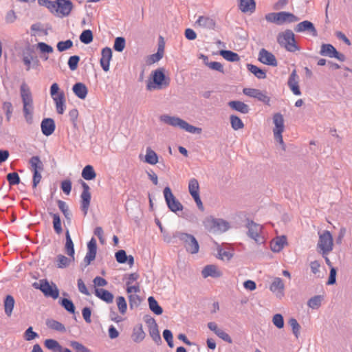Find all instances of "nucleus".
Returning <instances> with one entry per match:
<instances>
[{
	"mask_svg": "<svg viewBox=\"0 0 352 352\" xmlns=\"http://www.w3.org/2000/svg\"><path fill=\"white\" fill-rule=\"evenodd\" d=\"M20 95L23 103V113L25 120L28 124L33 122L34 102L30 87L25 83L20 87Z\"/></svg>",
	"mask_w": 352,
	"mask_h": 352,
	"instance_id": "f257e3e1",
	"label": "nucleus"
},
{
	"mask_svg": "<svg viewBox=\"0 0 352 352\" xmlns=\"http://www.w3.org/2000/svg\"><path fill=\"white\" fill-rule=\"evenodd\" d=\"M170 84V78L166 76L164 68H159L152 72V80L146 85L148 90L162 89Z\"/></svg>",
	"mask_w": 352,
	"mask_h": 352,
	"instance_id": "f03ea898",
	"label": "nucleus"
},
{
	"mask_svg": "<svg viewBox=\"0 0 352 352\" xmlns=\"http://www.w3.org/2000/svg\"><path fill=\"white\" fill-rule=\"evenodd\" d=\"M278 44L290 52H295L300 50L295 40V35L291 30H286L278 33L277 36Z\"/></svg>",
	"mask_w": 352,
	"mask_h": 352,
	"instance_id": "7ed1b4c3",
	"label": "nucleus"
},
{
	"mask_svg": "<svg viewBox=\"0 0 352 352\" xmlns=\"http://www.w3.org/2000/svg\"><path fill=\"white\" fill-rule=\"evenodd\" d=\"M50 95L55 103L56 110L58 114H63L65 109V96L63 91H60L56 82L53 83L50 87Z\"/></svg>",
	"mask_w": 352,
	"mask_h": 352,
	"instance_id": "20e7f679",
	"label": "nucleus"
},
{
	"mask_svg": "<svg viewBox=\"0 0 352 352\" xmlns=\"http://www.w3.org/2000/svg\"><path fill=\"white\" fill-rule=\"evenodd\" d=\"M160 119L166 124L173 126H179L181 129L185 130L188 132H199L201 130V129L190 125L184 120L177 117L164 115L160 117Z\"/></svg>",
	"mask_w": 352,
	"mask_h": 352,
	"instance_id": "39448f33",
	"label": "nucleus"
},
{
	"mask_svg": "<svg viewBox=\"0 0 352 352\" xmlns=\"http://www.w3.org/2000/svg\"><path fill=\"white\" fill-rule=\"evenodd\" d=\"M333 236L329 231L326 230L319 234L318 248L320 250L323 256L329 254L333 250Z\"/></svg>",
	"mask_w": 352,
	"mask_h": 352,
	"instance_id": "423d86ee",
	"label": "nucleus"
},
{
	"mask_svg": "<svg viewBox=\"0 0 352 352\" xmlns=\"http://www.w3.org/2000/svg\"><path fill=\"white\" fill-rule=\"evenodd\" d=\"M176 236L184 243L187 252L190 254H196L199 252V243L192 235L179 232L177 234Z\"/></svg>",
	"mask_w": 352,
	"mask_h": 352,
	"instance_id": "0eeeda50",
	"label": "nucleus"
},
{
	"mask_svg": "<svg viewBox=\"0 0 352 352\" xmlns=\"http://www.w3.org/2000/svg\"><path fill=\"white\" fill-rule=\"evenodd\" d=\"M34 287L39 289L45 296L56 299L59 296V290L54 283L50 284L46 280H40V283H34Z\"/></svg>",
	"mask_w": 352,
	"mask_h": 352,
	"instance_id": "6e6552de",
	"label": "nucleus"
},
{
	"mask_svg": "<svg viewBox=\"0 0 352 352\" xmlns=\"http://www.w3.org/2000/svg\"><path fill=\"white\" fill-rule=\"evenodd\" d=\"M206 228L212 232H222L228 230L229 224L222 219L208 218L205 222Z\"/></svg>",
	"mask_w": 352,
	"mask_h": 352,
	"instance_id": "1a4fd4ad",
	"label": "nucleus"
},
{
	"mask_svg": "<svg viewBox=\"0 0 352 352\" xmlns=\"http://www.w3.org/2000/svg\"><path fill=\"white\" fill-rule=\"evenodd\" d=\"M164 196L167 206L171 211L176 212L183 209L182 204L175 197L168 186L164 189Z\"/></svg>",
	"mask_w": 352,
	"mask_h": 352,
	"instance_id": "9d476101",
	"label": "nucleus"
},
{
	"mask_svg": "<svg viewBox=\"0 0 352 352\" xmlns=\"http://www.w3.org/2000/svg\"><path fill=\"white\" fill-rule=\"evenodd\" d=\"M188 191L195 200L197 207L200 210H203L204 206L199 197V184L195 178H192L190 179L188 183Z\"/></svg>",
	"mask_w": 352,
	"mask_h": 352,
	"instance_id": "9b49d317",
	"label": "nucleus"
},
{
	"mask_svg": "<svg viewBox=\"0 0 352 352\" xmlns=\"http://www.w3.org/2000/svg\"><path fill=\"white\" fill-rule=\"evenodd\" d=\"M56 9L55 14L59 17L68 16L73 8L72 1L69 0H56Z\"/></svg>",
	"mask_w": 352,
	"mask_h": 352,
	"instance_id": "f8f14e48",
	"label": "nucleus"
},
{
	"mask_svg": "<svg viewBox=\"0 0 352 352\" xmlns=\"http://www.w3.org/2000/svg\"><path fill=\"white\" fill-rule=\"evenodd\" d=\"M243 93L249 97L256 98L266 104H270V98L259 89L254 88H244L243 89Z\"/></svg>",
	"mask_w": 352,
	"mask_h": 352,
	"instance_id": "ddd939ff",
	"label": "nucleus"
},
{
	"mask_svg": "<svg viewBox=\"0 0 352 352\" xmlns=\"http://www.w3.org/2000/svg\"><path fill=\"white\" fill-rule=\"evenodd\" d=\"M320 54L322 56L336 58L339 60H344V56L339 53L331 44H322L321 45Z\"/></svg>",
	"mask_w": 352,
	"mask_h": 352,
	"instance_id": "4468645a",
	"label": "nucleus"
},
{
	"mask_svg": "<svg viewBox=\"0 0 352 352\" xmlns=\"http://www.w3.org/2000/svg\"><path fill=\"white\" fill-rule=\"evenodd\" d=\"M248 235L257 243H263V238L261 236L262 226L255 223L253 221L249 222L248 224Z\"/></svg>",
	"mask_w": 352,
	"mask_h": 352,
	"instance_id": "2eb2a0df",
	"label": "nucleus"
},
{
	"mask_svg": "<svg viewBox=\"0 0 352 352\" xmlns=\"http://www.w3.org/2000/svg\"><path fill=\"white\" fill-rule=\"evenodd\" d=\"M82 188L83 190L80 195L81 209L83 211L84 214L86 215L90 205L91 193L89 192V187L86 183L82 182Z\"/></svg>",
	"mask_w": 352,
	"mask_h": 352,
	"instance_id": "dca6fc26",
	"label": "nucleus"
},
{
	"mask_svg": "<svg viewBox=\"0 0 352 352\" xmlns=\"http://www.w3.org/2000/svg\"><path fill=\"white\" fill-rule=\"evenodd\" d=\"M258 60L267 65L277 66L278 65L275 56L265 49H261L260 50L258 54Z\"/></svg>",
	"mask_w": 352,
	"mask_h": 352,
	"instance_id": "f3484780",
	"label": "nucleus"
},
{
	"mask_svg": "<svg viewBox=\"0 0 352 352\" xmlns=\"http://www.w3.org/2000/svg\"><path fill=\"white\" fill-rule=\"evenodd\" d=\"M294 30L296 32H307L314 37H316L318 36V32L314 25L309 21H304L298 23L296 25Z\"/></svg>",
	"mask_w": 352,
	"mask_h": 352,
	"instance_id": "a211bd4d",
	"label": "nucleus"
},
{
	"mask_svg": "<svg viewBox=\"0 0 352 352\" xmlns=\"http://www.w3.org/2000/svg\"><path fill=\"white\" fill-rule=\"evenodd\" d=\"M112 58V51L109 47H104L101 52V58L100 60V65L104 72H108L110 67V61Z\"/></svg>",
	"mask_w": 352,
	"mask_h": 352,
	"instance_id": "6ab92c4d",
	"label": "nucleus"
},
{
	"mask_svg": "<svg viewBox=\"0 0 352 352\" xmlns=\"http://www.w3.org/2000/svg\"><path fill=\"white\" fill-rule=\"evenodd\" d=\"M22 61L25 65L26 71L31 69L32 64L38 65L39 63L37 57L34 56V52L31 50H28L22 54Z\"/></svg>",
	"mask_w": 352,
	"mask_h": 352,
	"instance_id": "aec40b11",
	"label": "nucleus"
},
{
	"mask_svg": "<svg viewBox=\"0 0 352 352\" xmlns=\"http://www.w3.org/2000/svg\"><path fill=\"white\" fill-rule=\"evenodd\" d=\"M285 285L280 278H274L272 284L270 286L271 292L274 293L278 298H282L284 296Z\"/></svg>",
	"mask_w": 352,
	"mask_h": 352,
	"instance_id": "412c9836",
	"label": "nucleus"
},
{
	"mask_svg": "<svg viewBox=\"0 0 352 352\" xmlns=\"http://www.w3.org/2000/svg\"><path fill=\"white\" fill-rule=\"evenodd\" d=\"M96 250V241L95 239L92 238L87 244V252L84 259L87 265H89L90 263L95 259Z\"/></svg>",
	"mask_w": 352,
	"mask_h": 352,
	"instance_id": "4be33fe9",
	"label": "nucleus"
},
{
	"mask_svg": "<svg viewBox=\"0 0 352 352\" xmlns=\"http://www.w3.org/2000/svg\"><path fill=\"white\" fill-rule=\"evenodd\" d=\"M201 274L204 278H208L209 276L219 278L222 276V272L217 265H208L203 268Z\"/></svg>",
	"mask_w": 352,
	"mask_h": 352,
	"instance_id": "5701e85b",
	"label": "nucleus"
},
{
	"mask_svg": "<svg viewBox=\"0 0 352 352\" xmlns=\"http://www.w3.org/2000/svg\"><path fill=\"white\" fill-rule=\"evenodd\" d=\"M287 244V237L280 236L274 238L270 243V248L272 252H279Z\"/></svg>",
	"mask_w": 352,
	"mask_h": 352,
	"instance_id": "b1692460",
	"label": "nucleus"
},
{
	"mask_svg": "<svg viewBox=\"0 0 352 352\" xmlns=\"http://www.w3.org/2000/svg\"><path fill=\"white\" fill-rule=\"evenodd\" d=\"M288 86L294 95L300 96L301 91L298 85V76L295 70L290 74L288 80Z\"/></svg>",
	"mask_w": 352,
	"mask_h": 352,
	"instance_id": "393cba45",
	"label": "nucleus"
},
{
	"mask_svg": "<svg viewBox=\"0 0 352 352\" xmlns=\"http://www.w3.org/2000/svg\"><path fill=\"white\" fill-rule=\"evenodd\" d=\"M146 322L148 324L149 334L153 340L156 342L161 341V337L155 320L153 318H150Z\"/></svg>",
	"mask_w": 352,
	"mask_h": 352,
	"instance_id": "a878e982",
	"label": "nucleus"
},
{
	"mask_svg": "<svg viewBox=\"0 0 352 352\" xmlns=\"http://www.w3.org/2000/svg\"><path fill=\"white\" fill-rule=\"evenodd\" d=\"M116 261L119 263H124L127 262L130 267H132L134 264V258L133 256H127L124 250H120L116 253Z\"/></svg>",
	"mask_w": 352,
	"mask_h": 352,
	"instance_id": "bb28decb",
	"label": "nucleus"
},
{
	"mask_svg": "<svg viewBox=\"0 0 352 352\" xmlns=\"http://www.w3.org/2000/svg\"><path fill=\"white\" fill-rule=\"evenodd\" d=\"M278 24H283L285 23H294L299 20L296 16L287 12H278Z\"/></svg>",
	"mask_w": 352,
	"mask_h": 352,
	"instance_id": "cd10ccee",
	"label": "nucleus"
},
{
	"mask_svg": "<svg viewBox=\"0 0 352 352\" xmlns=\"http://www.w3.org/2000/svg\"><path fill=\"white\" fill-rule=\"evenodd\" d=\"M74 94L80 99L84 100L87 96L88 89L86 85L82 82L76 83L72 88Z\"/></svg>",
	"mask_w": 352,
	"mask_h": 352,
	"instance_id": "c85d7f7f",
	"label": "nucleus"
},
{
	"mask_svg": "<svg viewBox=\"0 0 352 352\" xmlns=\"http://www.w3.org/2000/svg\"><path fill=\"white\" fill-rule=\"evenodd\" d=\"M95 295L107 303H111L113 301V295L104 289L96 288L95 289Z\"/></svg>",
	"mask_w": 352,
	"mask_h": 352,
	"instance_id": "c756f323",
	"label": "nucleus"
},
{
	"mask_svg": "<svg viewBox=\"0 0 352 352\" xmlns=\"http://www.w3.org/2000/svg\"><path fill=\"white\" fill-rule=\"evenodd\" d=\"M228 105L232 109L242 113H247L249 111L248 105L241 101H230Z\"/></svg>",
	"mask_w": 352,
	"mask_h": 352,
	"instance_id": "7c9ffc66",
	"label": "nucleus"
},
{
	"mask_svg": "<svg viewBox=\"0 0 352 352\" xmlns=\"http://www.w3.org/2000/svg\"><path fill=\"white\" fill-rule=\"evenodd\" d=\"M239 8L243 12H253L256 8L255 2L254 0H240Z\"/></svg>",
	"mask_w": 352,
	"mask_h": 352,
	"instance_id": "2f4dec72",
	"label": "nucleus"
},
{
	"mask_svg": "<svg viewBox=\"0 0 352 352\" xmlns=\"http://www.w3.org/2000/svg\"><path fill=\"white\" fill-rule=\"evenodd\" d=\"M196 23L204 28L214 29L215 23L213 19L207 16H199Z\"/></svg>",
	"mask_w": 352,
	"mask_h": 352,
	"instance_id": "473e14b6",
	"label": "nucleus"
},
{
	"mask_svg": "<svg viewBox=\"0 0 352 352\" xmlns=\"http://www.w3.org/2000/svg\"><path fill=\"white\" fill-rule=\"evenodd\" d=\"M66 243L65 245V249L66 253L72 258V261H74V243L71 239L69 232L67 230L66 234Z\"/></svg>",
	"mask_w": 352,
	"mask_h": 352,
	"instance_id": "72a5a7b5",
	"label": "nucleus"
},
{
	"mask_svg": "<svg viewBox=\"0 0 352 352\" xmlns=\"http://www.w3.org/2000/svg\"><path fill=\"white\" fill-rule=\"evenodd\" d=\"M144 162L151 165H155L158 162V156L157 153L150 147L146 148Z\"/></svg>",
	"mask_w": 352,
	"mask_h": 352,
	"instance_id": "f704fd0d",
	"label": "nucleus"
},
{
	"mask_svg": "<svg viewBox=\"0 0 352 352\" xmlns=\"http://www.w3.org/2000/svg\"><path fill=\"white\" fill-rule=\"evenodd\" d=\"M14 299L11 295H7L4 300V309L6 314L10 317L12 314L14 306Z\"/></svg>",
	"mask_w": 352,
	"mask_h": 352,
	"instance_id": "c9c22d12",
	"label": "nucleus"
},
{
	"mask_svg": "<svg viewBox=\"0 0 352 352\" xmlns=\"http://www.w3.org/2000/svg\"><path fill=\"white\" fill-rule=\"evenodd\" d=\"M42 132H54L55 130V122L52 118H45L41 124Z\"/></svg>",
	"mask_w": 352,
	"mask_h": 352,
	"instance_id": "e433bc0d",
	"label": "nucleus"
},
{
	"mask_svg": "<svg viewBox=\"0 0 352 352\" xmlns=\"http://www.w3.org/2000/svg\"><path fill=\"white\" fill-rule=\"evenodd\" d=\"M220 55L228 61L237 62L240 60L238 54L230 50H221Z\"/></svg>",
	"mask_w": 352,
	"mask_h": 352,
	"instance_id": "4c0bfd02",
	"label": "nucleus"
},
{
	"mask_svg": "<svg viewBox=\"0 0 352 352\" xmlns=\"http://www.w3.org/2000/svg\"><path fill=\"white\" fill-rule=\"evenodd\" d=\"M145 333L142 329V325L140 324L133 329L132 338L135 342H140L145 338Z\"/></svg>",
	"mask_w": 352,
	"mask_h": 352,
	"instance_id": "58836bf2",
	"label": "nucleus"
},
{
	"mask_svg": "<svg viewBox=\"0 0 352 352\" xmlns=\"http://www.w3.org/2000/svg\"><path fill=\"white\" fill-rule=\"evenodd\" d=\"M30 164L32 172L43 170V164L38 156L32 157L30 160Z\"/></svg>",
	"mask_w": 352,
	"mask_h": 352,
	"instance_id": "ea45409f",
	"label": "nucleus"
},
{
	"mask_svg": "<svg viewBox=\"0 0 352 352\" xmlns=\"http://www.w3.org/2000/svg\"><path fill=\"white\" fill-rule=\"evenodd\" d=\"M82 177L86 180H92L96 178V173L94 167L91 165H87L82 169Z\"/></svg>",
	"mask_w": 352,
	"mask_h": 352,
	"instance_id": "a19ab883",
	"label": "nucleus"
},
{
	"mask_svg": "<svg viewBox=\"0 0 352 352\" xmlns=\"http://www.w3.org/2000/svg\"><path fill=\"white\" fill-rule=\"evenodd\" d=\"M273 122L276 126L274 132H283L284 129V120L280 113H276L273 117Z\"/></svg>",
	"mask_w": 352,
	"mask_h": 352,
	"instance_id": "79ce46f5",
	"label": "nucleus"
},
{
	"mask_svg": "<svg viewBox=\"0 0 352 352\" xmlns=\"http://www.w3.org/2000/svg\"><path fill=\"white\" fill-rule=\"evenodd\" d=\"M44 345L48 349L52 351L53 352H59L62 351V346L60 344L55 340L53 339H47L44 342Z\"/></svg>",
	"mask_w": 352,
	"mask_h": 352,
	"instance_id": "37998d69",
	"label": "nucleus"
},
{
	"mask_svg": "<svg viewBox=\"0 0 352 352\" xmlns=\"http://www.w3.org/2000/svg\"><path fill=\"white\" fill-rule=\"evenodd\" d=\"M148 305L150 309L155 314L160 315L163 312L162 308L159 305L157 300L153 296L148 298Z\"/></svg>",
	"mask_w": 352,
	"mask_h": 352,
	"instance_id": "c03bdc74",
	"label": "nucleus"
},
{
	"mask_svg": "<svg viewBox=\"0 0 352 352\" xmlns=\"http://www.w3.org/2000/svg\"><path fill=\"white\" fill-rule=\"evenodd\" d=\"M247 67L248 70L252 73L256 78L259 79H264L266 78V73L256 65L248 64Z\"/></svg>",
	"mask_w": 352,
	"mask_h": 352,
	"instance_id": "a18cd8bd",
	"label": "nucleus"
},
{
	"mask_svg": "<svg viewBox=\"0 0 352 352\" xmlns=\"http://www.w3.org/2000/svg\"><path fill=\"white\" fill-rule=\"evenodd\" d=\"M217 257L223 261H229L233 257V252L226 250L221 247L217 248Z\"/></svg>",
	"mask_w": 352,
	"mask_h": 352,
	"instance_id": "49530a36",
	"label": "nucleus"
},
{
	"mask_svg": "<svg viewBox=\"0 0 352 352\" xmlns=\"http://www.w3.org/2000/svg\"><path fill=\"white\" fill-rule=\"evenodd\" d=\"M72 261H73L71 257L69 258L62 254H58L56 257V265L58 268L68 267Z\"/></svg>",
	"mask_w": 352,
	"mask_h": 352,
	"instance_id": "de8ad7c7",
	"label": "nucleus"
},
{
	"mask_svg": "<svg viewBox=\"0 0 352 352\" xmlns=\"http://www.w3.org/2000/svg\"><path fill=\"white\" fill-rule=\"evenodd\" d=\"M53 219V227L56 234H60L62 231L60 218L58 214L50 213Z\"/></svg>",
	"mask_w": 352,
	"mask_h": 352,
	"instance_id": "09e8293b",
	"label": "nucleus"
},
{
	"mask_svg": "<svg viewBox=\"0 0 352 352\" xmlns=\"http://www.w3.org/2000/svg\"><path fill=\"white\" fill-rule=\"evenodd\" d=\"M47 325L49 328L59 332H65L66 330L65 326L62 323L54 320H48L47 322Z\"/></svg>",
	"mask_w": 352,
	"mask_h": 352,
	"instance_id": "8fccbe9b",
	"label": "nucleus"
},
{
	"mask_svg": "<svg viewBox=\"0 0 352 352\" xmlns=\"http://www.w3.org/2000/svg\"><path fill=\"white\" fill-rule=\"evenodd\" d=\"M322 299L323 297L322 296H315L309 300L307 305L313 309H318L321 305Z\"/></svg>",
	"mask_w": 352,
	"mask_h": 352,
	"instance_id": "3c124183",
	"label": "nucleus"
},
{
	"mask_svg": "<svg viewBox=\"0 0 352 352\" xmlns=\"http://www.w3.org/2000/svg\"><path fill=\"white\" fill-rule=\"evenodd\" d=\"M164 55V50L163 48L159 47L157 52L151 55L147 60V63L148 64H153L155 63L158 62L161 58H162Z\"/></svg>",
	"mask_w": 352,
	"mask_h": 352,
	"instance_id": "603ef678",
	"label": "nucleus"
},
{
	"mask_svg": "<svg viewBox=\"0 0 352 352\" xmlns=\"http://www.w3.org/2000/svg\"><path fill=\"white\" fill-rule=\"evenodd\" d=\"M116 304L120 313L125 314L127 309V305L125 298L123 296H119L116 298Z\"/></svg>",
	"mask_w": 352,
	"mask_h": 352,
	"instance_id": "864d4df0",
	"label": "nucleus"
},
{
	"mask_svg": "<svg viewBox=\"0 0 352 352\" xmlns=\"http://www.w3.org/2000/svg\"><path fill=\"white\" fill-rule=\"evenodd\" d=\"M80 40L85 44H89L93 41V34L89 30H84L80 36Z\"/></svg>",
	"mask_w": 352,
	"mask_h": 352,
	"instance_id": "5fc2aeb1",
	"label": "nucleus"
},
{
	"mask_svg": "<svg viewBox=\"0 0 352 352\" xmlns=\"http://www.w3.org/2000/svg\"><path fill=\"white\" fill-rule=\"evenodd\" d=\"M60 305L69 312L74 314L75 311V307L72 300L67 298H63Z\"/></svg>",
	"mask_w": 352,
	"mask_h": 352,
	"instance_id": "6e6d98bb",
	"label": "nucleus"
},
{
	"mask_svg": "<svg viewBox=\"0 0 352 352\" xmlns=\"http://www.w3.org/2000/svg\"><path fill=\"white\" fill-rule=\"evenodd\" d=\"M70 346L76 352H91V351L81 343L76 341H72Z\"/></svg>",
	"mask_w": 352,
	"mask_h": 352,
	"instance_id": "4d7b16f0",
	"label": "nucleus"
},
{
	"mask_svg": "<svg viewBox=\"0 0 352 352\" xmlns=\"http://www.w3.org/2000/svg\"><path fill=\"white\" fill-rule=\"evenodd\" d=\"M2 110L6 113V118L9 121L12 117V110H13L12 105L11 102H3V105H2Z\"/></svg>",
	"mask_w": 352,
	"mask_h": 352,
	"instance_id": "13d9d810",
	"label": "nucleus"
},
{
	"mask_svg": "<svg viewBox=\"0 0 352 352\" xmlns=\"http://www.w3.org/2000/svg\"><path fill=\"white\" fill-rule=\"evenodd\" d=\"M125 47V40L122 37H117L114 42L113 48L117 52H122Z\"/></svg>",
	"mask_w": 352,
	"mask_h": 352,
	"instance_id": "bf43d9fd",
	"label": "nucleus"
},
{
	"mask_svg": "<svg viewBox=\"0 0 352 352\" xmlns=\"http://www.w3.org/2000/svg\"><path fill=\"white\" fill-rule=\"evenodd\" d=\"M58 206L60 211L63 213L66 219H70V212L67 204L61 200L58 201Z\"/></svg>",
	"mask_w": 352,
	"mask_h": 352,
	"instance_id": "052dcab7",
	"label": "nucleus"
},
{
	"mask_svg": "<svg viewBox=\"0 0 352 352\" xmlns=\"http://www.w3.org/2000/svg\"><path fill=\"white\" fill-rule=\"evenodd\" d=\"M73 46V42L71 40L60 41L57 43V49L59 52H63L70 49Z\"/></svg>",
	"mask_w": 352,
	"mask_h": 352,
	"instance_id": "680f3d73",
	"label": "nucleus"
},
{
	"mask_svg": "<svg viewBox=\"0 0 352 352\" xmlns=\"http://www.w3.org/2000/svg\"><path fill=\"white\" fill-rule=\"evenodd\" d=\"M7 180L11 186L16 185L20 183V177L16 173H10L7 175Z\"/></svg>",
	"mask_w": 352,
	"mask_h": 352,
	"instance_id": "e2e57ef3",
	"label": "nucleus"
},
{
	"mask_svg": "<svg viewBox=\"0 0 352 352\" xmlns=\"http://www.w3.org/2000/svg\"><path fill=\"white\" fill-rule=\"evenodd\" d=\"M272 322L278 329H282L284 327L283 317L280 314H276L273 316Z\"/></svg>",
	"mask_w": 352,
	"mask_h": 352,
	"instance_id": "0e129e2a",
	"label": "nucleus"
},
{
	"mask_svg": "<svg viewBox=\"0 0 352 352\" xmlns=\"http://www.w3.org/2000/svg\"><path fill=\"white\" fill-rule=\"evenodd\" d=\"M230 122L234 130H239L243 126L242 121L237 116H232L230 117Z\"/></svg>",
	"mask_w": 352,
	"mask_h": 352,
	"instance_id": "69168bd1",
	"label": "nucleus"
},
{
	"mask_svg": "<svg viewBox=\"0 0 352 352\" xmlns=\"http://www.w3.org/2000/svg\"><path fill=\"white\" fill-rule=\"evenodd\" d=\"M289 324L292 329L294 334L296 336V338H298L300 329V326L298 324V321L295 318H290L289 320Z\"/></svg>",
	"mask_w": 352,
	"mask_h": 352,
	"instance_id": "338daca9",
	"label": "nucleus"
},
{
	"mask_svg": "<svg viewBox=\"0 0 352 352\" xmlns=\"http://www.w3.org/2000/svg\"><path fill=\"white\" fill-rule=\"evenodd\" d=\"M79 60L80 58L78 56L75 55L69 57L68 60V65L72 71H74L77 69Z\"/></svg>",
	"mask_w": 352,
	"mask_h": 352,
	"instance_id": "774afa93",
	"label": "nucleus"
}]
</instances>
